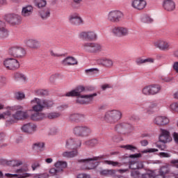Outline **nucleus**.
I'll return each instance as SVG.
<instances>
[{"instance_id":"26","label":"nucleus","mask_w":178,"mask_h":178,"mask_svg":"<svg viewBox=\"0 0 178 178\" xmlns=\"http://www.w3.org/2000/svg\"><path fill=\"white\" fill-rule=\"evenodd\" d=\"M145 106L147 113H154L156 109L159 108V102H158V101H153L149 103H146Z\"/></svg>"},{"instance_id":"60","label":"nucleus","mask_w":178,"mask_h":178,"mask_svg":"<svg viewBox=\"0 0 178 178\" xmlns=\"http://www.w3.org/2000/svg\"><path fill=\"white\" fill-rule=\"evenodd\" d=\"M159 156H161V158H170V154L166 152H160Z\"/></svg>"},{"instance_id":"38","label":"nucleus","mask_w":178,"mask_h":178,"mask_svg":"<svg viewBox=\"0 0 178 178\" xmlns=\"http://www.w3.org/2000/svg\"><path fill=\"white\" fill-rule=\"evenodd\" d=\"M103 163H105L106 165H111L114 168H121V166H123V163L118 161L105 160Z\"/></svg>"},{"instance_id":"50","label":"nucleus","mask_w":178,"mask_h":178,"mask_svg":"<svg viewBox=\"0 0 178 178\" xmlns=\"http://www.w3.org/2000/svg\"><path fill=\"white\" fill-rule=\"evenodd\" d=\"M26 95L23 92H18L15 93V98L18 101H22V99H24Z\"/></svg>"},{"instance_id":"54","label":"nucleus","mask_w":178,"mask_h":178,"mask_svg":"<svg viewBox=\"0 0 178 178\" xmlns=\"http://www.w3.org/2000/svg\"><path fill=\"white\" fill-rule=\"evenodd\" d=\"M11 161H8L6 159H1L0 160V165L3 166H10Z\"/></svg>"},{"instance_id":"13","label":"nucleus","mask_w":178,"mask_h":178,"mask_svg":"<svg viewBox=\"0 0 178 178\" xmlns=\"http://www.w3.org/2000/svg\"><path fill=\"white\" fill-rule=\"evenodd\" d=\"M3 65L8 70H16L20 67L19 61L15 58H7L3 61Z\"/></svg>"},{"instance_id":"49","label":"nucleus","mask_w":178,"mask_h":178,"mask_svg":"<svg viewBox=\"0 0 178 178\" xmlns=\"http://www.w3.org/2000/svg\"><path fill=\"white\" fill-rule=\"evenodd\" d=\"M142 22L143 23H152L154 22V19H152V18H150L149 16L145 15L142 17Z\"/></svg>"},{"instance_id":"20","label":"nucleus","mask_w":178,"mask_h":178,"mask_svg":"<svg viewBox=\"0 0 178 178\" xmlns=\"http://www.w3.org/2000/svg\"><path fill=\"white\" fill-rule=\"evenodd\" d=\"M22 130L24 133H26V134H33L37 131V126L34 123H27L24 124L22 127Z\"/></svg>"},{"instance_id":"47","label":"nucleus","mask_w":178,"mask_h":178,"mask_svg":"<svg viewBox=\"0 0 178 178\" xmlns=\"http://www.w3.org/2000/svg\"><path fill=\"white\" fill-rule=\"evenodd\" d=\"M35 6H37V8H38L39 9H41V8H45V6H47V1L39 0L35 3Z\"/></svg>"},{"instance_id":"27","label":"nucleus","mask_w":178,"mask_h":178,"mask_svg":"<svg viewBox=\"0 0 178 178\" xmlns=\"http://www.w3.org/2000/svg\"><path fill=\"white\" fill-rule=\"evenodd\" d=\"M170 120L166 116H156L154 120V124L156 126H166V124H169Z\"/></svg>"},{"instance_id":"35","label":"nucleus","mask_w":178,"mask_h":178,"mask_svg":"<svg viewBox=\"0 0 178 178\" xmlns=\"http://www.w3.org/2000/svg\"><path fill=\"white\" fill-rule=\"evenodd\" d=\"M39 16L42 20H47L51 16V10L47 8L39 11Z\"/></svg>"},{"instance_id":"58","label":"nucleus","mask_w":178,"mask_h":178,"mask_svg":"<svg viewBox=\"0 0 178 178\" xmlns=\"http://www.w3.org/2000/svg\"><path fill=\"white\" fill-rule=\"evenodd\" d=\"M41 165L40 164L39 162L35 161L31 165V168L33 170H35V169H38Z\"/></svg>"},{"instance_id":"63","label":"nucleus","mask_w":178,"mask_h":178,"mask_svg":"<svg viewBox=\"0 0 178 178\" xmlns=\"http://www.w3.org/2000/svg\"><path fill=\"white\" fill-rule=\"evenodd\" d=\"M173 138H174V141L177 144H178V133L174 132V134H173Z\"/></svg>"},{"instance_id":"34","label":"nucleus","mask_w":178,"mask_h":178,"mask_svg":"<svg viewBox=\"0 0 178 178\" xmlns=\"http://www.w3.org/2000/svg\"><path fill=\"white\" fill-rule=\"evenodd\" d=\"M37 113H35L31 115V120H33L34 122H39V120H43V119H45L47 118V115L42 113H38L39 111H36Z\"/></svg>"},{"instance_id":"53","label":"nucleus","mask_w":178,"mask_h":178,"mask_svg":"<svg viewBox=\"0 0 178 178\" xmlns=\"http://www.w3.org/2000/svg\"><path fill=\"white\" fill-rule=\"evenodd\" d=\"M121 148H124V149H128L129 151H134L135 149H137V147L132 145H122L121 146Z\"/></svg>"},{"instance_id":"6","label":"nucleus","mask_w":178,"mask_h":178,"mask_svg":"<svg viewBox=\"0 0 178 178\" xmlns=\"http://www.w3.org/2000/svg\"><path fill=\"white\" fill-rule=\"evenodd\" d=\"M104 159V156H95L93 158H89L86 159H80L78 161L80 163H86V167L85 169H87L88 170H91L92 169H95L97 166L99 164V162L95 161H101V159Z\"/></svg>"},{"instance_id":"14","label":"nucleus","mask_w":178,"mask_h":178,"mask_svg":"<svg viewBox=\"0 0 178 178\" xmlns=\"http://www.w3.org/2000/svg\"><path fill=\"white\" fill-rule=\"evenodd\" d=\"M24 44L29 49L37 50L41 48V42L37 39L28 38L24 40Z\"/></svg>"},{"instance_id":"24","label":"nucleus","mask_w":178,"mask_h":178,"mask_svg":"<svg viewBox=\"0 0 178 178\" xmlns=\"http://www.w3.org/2000/svg\"><path fill=\"white\" fill-rule=\"evenodd\" d=\"M70 23L71 24H73V26H81V24H83L84 22L83 21V19L79 14H72L70 15L69 17Z\"/></svg>"},{"instance_id":"10","label":"nucleus","mask_w":178,"mask_h":178,"mask_svg":"<svg viewBox=\"0 0 178 178\" xmlns=\"http://www.w3.org/2000/svg\"><path fill=\"white\" fill-rule=\"evenodd\" d=\"M161 88L159 85H149L142 89L144 95H156L161 92Z\"/></svg>"},{"instance_id":"17","label":"nucleus","mask_w":178,"mask_h":178,"mask_svg":"<svg viewBox=\"0 0 178 178\" xmlns=\"http://www.w3.org/2000/svg\"><path fill=\"white\" fill-rule=\"evenodd\" d=\"M155 48H158L161 51H169L170 49V43L163 39L159 40L154 42Z\"/></svg>"},{"instance_id":"42","label":"nucleus","mask_w":178,"mask_h":178,"mask_svg":"<svg viewBox=\"0 0 178 178\" xmlns=\"http://www.w3.org/2000/svg\"><path fill=\"white\" fill-rule=\"evenodd\" d=\"M9 118H10V111H9L8 108L6 111L0 114V120L2 119H6V122H9Z\"/></svg>"},{"instance_id":"8","label":"nucleus","mask_w":178,"mask_h":178,"mask_svg":"<svg viewBox=\"0 0 178 178\" xmlns=\"http://www.w3.org/2000/svg\"><path fill=\"white\" fill-rule=\"evenodd\" d=\"M4 20L10 26H19L22 24V16L16 13H8L4 15Z\"/></svg>"},{"instance_id":"48","label":"nucleus","mask_w":178,"mask_h":178,"mask_svg":"<svg viewBox=\"0 0 178 178\" xmlns=\"http://www.w3.org/2000/svg\"><path fill=\"white\" fill-rule=\"evenodd\" d=\"M103 65L106 67H112L113 66V61L111 59H104Z\"/></svg>"},{"instance_id":"36","label":"nucleus","mask_w":178,"mask_h":178,"mask_svg":"<svg viewBox=\"0 0 178 178\" xmlns=\"http://www.w3.org/2000/svg\"><path fill=\"white\" fill-rule=\"evenodd\" d=\"M55 168H57L58 172L60 173L63 172V170L67 167V163L65 161H57L54 164Z\"/></svg>"},{"instance_id":"4","label":"nucleus","mask_w":178,"mask_h":178,"mask_svg":"<svg viewBox=\"0 0 178 178\" xmlns=\"http://www.w3.org/2000/svg\"><path fill=\"white\" fill-rule=\"evenodd\" d=\"M169 164L160 168L159 170H154L150 173L145 175L146 178H166V175L170 173V168H169Z\"/></svg>"},{"instance_id":"41","label":"nucleus","mask_w":178,"mask_h":178,"mask_svg":"<svg viewBox=\"0 0 178 178\" xmlns=\"http://www.w3.org/2000/svg\"><path fill=\"white\" fill-rule=\"evenodd\" d=\"M35 94L36 95H38L39 97H48L49 95V93L48 92V90H44V89H38L35 90Z\"/></svg>"},{"instance_id":"28","label":"nucleus","mask_w":178,"mask_h":178,"mask_svg":"<svg viewBox=\"0 0 178 178\" xmlns=\"http://www.w3.org/2000/svg\"><path fill=\"white\" fill-rule=\"evenodd\" d=\"M131 6L137 10H143L147 6V1L145 0H134L132 1Z\"/></svg>"},{"instance_id":"9","label":"nucleus","mask_w":178,"mask_h":178,"mask_svg":"<svg viewBox=\"0 0 178 178\" xmlns=\"http://www.w3.org/2000/svg\"><path fill=\"white\" fill-rule=\"evenodd\" d=\"M26 172H29V168L26 166L25 168H19L16 170L15 173L18 174H10V173H6L5 176L6 177H15V178H27V177H31L33 176V174L26 173Z\"/></svg>"},{"instance_id":"22","label":"nucleus","mask_w":178,"mask_h":178,"mask_svg":"<svg viewBox=\"0 0 178 178\" xmlns=\"http://www.w3.org/2000/svg\"><path fill=\"white\" fill-rule=\"evenodd\" d=\"M130 129H131V124L129 122H121L115 127V130L118 133H124V131H129Z\"/></svg>"},{"instance_id":"43","label":"nucleus","mask_w":178,"mask_h":178,"mask_svg":"<svg viewBox=\"0 0 178 178\" xmlns=\"http://www.w3.org/2000/svg\"><path fill=\"white\" fill-rule=\"evenodd\" d=\"M44 145V143H36L33 144V149L35 151H42Z\"/></svg>"},{"instance_id":"61","label":"nucleus","mask_w":178,"mask_h":178,"mask_svg":"<svg viewBox=\"0 0 178 178\" xmlns=\"http://www.w3.org/2000/svg\"><path fill=\"white\" fill-rule=\"evenodd\" d=\"M155 62V59L152 58H147L145 59V63H154Z\"/></svg>"},{"instance_id":"29","label":"nucleus","mask_w":178,"mask_h":178,"mask_svg":"<svg viewBox=\"0 0 178 178\" xmlns=\"http://www.w3.org/2000/svg\"><path fill=\"white\" fill-rule=\"evenodd\" d=\"M163 6L167 12H173L176 9V3H175L173 0H165Z\"/></svg>"},{"instance_id":"15","label":"nucleus","mask_w":178,"mask_h":178,"mask_svg":"<svg viewBox=\"0 0 178 178\" xmlns=\"http://www.w3.org/2000/svg\"><path fill=\"white\" fill-rule=\"evenodd\" d=\"M97 37V33L94 31H83L79 34V38L85 41H95Z\"/></svg>"},{"instance_id":"62","label":"nucleus","mask_w":178,"mask_h":178,"mask_svg":"<svg viewBox=\"0 0 178 178\" xmlns=\"http://www.w3.org/2000/svg\"><path fill=\"white\" fill-rule=\"evenodd\" d=\"M77 178H90V175L87 174H79Z\"/></svg>"},{"instance_id":"59","label":"nucleus","mask_w":178,"mask_h":178,"mask_svg":"<svg viewBox=\"0 0 178 178\" xmlns=\"http://www.w3.org/2000/svg\"><path fill=\"white\" fill-rule=\"evenodd\" d=\"M171 109L172 111H175V112H178V103H173L170 105Z\"/></svg>"},{"instance_id":"51","label":"nucleus","mask_w":178,"mask_h":178,"mask_svg":"<svg viewBox=\"0 0 178 178\" xmlns=\"http://www.w3.org/2000/svg\"><path fill=\"white\" fill-rule=\"evenodd\" d=\"M8 83V79L5 76H0V88H2L4 86H6Z\"/></svg>"},{"instance_id":"56","label":"nucleus","mask_w":178,"mask_h":178,"mask_svg":"<svg viewBox=\"0 0 178 178\" xmlns=\"http://www.w3.org/2000/svg\"><path fill=\"white\" fill-rule=\"evenodd\" d=\"M33 178H48L47 173L36 174Z\"/></svg>"},{"instance_id":"1","label":"nucleus","mask_w":178,"mask_h":178,"mask_svg":"<svg viewBox=\"0 0 178 178\" xmlns=\"http://www.w3.org/2000/svg\"><path fill=\"white\" fill-rule=\"evenodd\" d=\"M23 106L17 105L12 107H8L10 117L8 119L9 123H15V120H24L29 118L27 111H23Z\"/></svg>"},{"instance_id":"3","label":"nucleus","mask_w":178,"mask_h":178,"mask_svg":"<svg viewBox=\"0 0 178 178\" xmlns=\"http://www.w3.org/2000/svg\"><path fill=\"white\" fill-rule=\"evenodd\" d=\"M123 114L119 110H111L106 112L104 115V120L108 124H115L122 119Z\"/></svg>"},{"instance_id":"18","label":"nucleus","mask_w":178,"mask_h":178,"mask_svg":"<svg viewBox=\"0 0 178 178\" xmlns=\"http://www.w3.org/2000/svg\"><path fill=\"white\" fill-rule=\"evenodd\" d=\"M112 33L116 37H126V35H129V29L123 26H115L112 29Z\"/></svg>"},{"instance_id":"21","label":"nucleus","mask_w":178,"mask_h":178,"mask_svg":"<svg viewBox=\"0 0 178 178\" xmlns=\"http://www.w3.org/2000/svg\"><path fill=\"white\" fill-rule=\"evenodd\" d=\"M161 135L159 136L160 143L166 144V143H170L172 141V137H170V132L165 129H161Z\"/></svg>"},{"instance_id":"32","label":"nucleus","mask_w":178,"mask_h":178,"mask_svg":"<svg viewBox=\"0 0 178 178\" xmlns=\"http://www.w3.org/2000/svg\"><path fill=\"white\" fill-rule=\"evenodd\" d=\"M9 36V31L6 29V24L0 21V38H6Z\"/></svg>"},{"instance_id":"25","label":"nucleus","mask_w":178,"mask_h":178,"mask_svg":"<svg viewBox=\"0 0 178 178\" xmlns=\"http://www.w3.org/2000/svg\"><path fill=\"white\" fill-rule=\"evenodd\" d=\"M86 87L83 86H77L74 90L67 92L66 97H80L81 96V92L86 91Z\"/></svg>"},{"instance_id":"12","label":"nucleus","mask_w":178,"mask_h":178,"mask_svg":"<svg viewBox=\"0 0 178 178\" xmlns=\"http://www.w3.org/2000/svg\"><path fill=\"white\" fill-rule=\"evenodd\" d=\"M94 97H97V93L78 96L76 102L77 104H81V105H88V104H91L92 102Z\"/></svg>"},{"instance_id":"39","label":"nucleus","mask_w":178,"mask_h":178,"mask_svg":"<svg viewBox=\"0 0 178 178\" xmlns=\"http://www.w3.org/2000/svg\"><path fill=\"white\" fill-rule=\"evenodd\" d=\"M86 145L88 147H96L99 144V140L97 138H92L85 142Z\"/></svg>"},{"instance_id":"2","label":"nucleus","mask_w":178,"mask_h":178,"mask_svg":"<svg viewBox=\"0 0 178 178\" xmlns=\"http://www.w3.org/2000/svg\"><path fill=\"white\" fill-rule=\"evenodd\" d=\"M31 104L33 105L32 109L35 112H41L45 108H52L54 106V102L52 100L42 99L35 97L31 101Z\"/></svg>"},{"instance_id":"52","label":"nucleus","mask_w":178,"mask_h":178,"mask_svg":"<svg viewBox=\"0 0 178 178\" xmlns=\"http://www.w3.org/2000/svg\"><path fill=\"white\" fill-rule=\"evenodd\" d=\"M23 162L19 160H13L10 163V166H22Z\"/></svg>"},{"instance_id":"44","label":"nucleus","mask_w":178,"mask_h":178,"mask_svg":"<svg viewBox=\"0 0 178 178\" xmlns=\"http://www.w3.org/2000/svg\"><path fill=\"white\" fill-rule=\"evenodd\" d=\"M60 116V113L53 112L47 113L46 118H47V119H57V118H59Z\"/></svg>"},{"instance_id":"33","label":"nucleus","mask_w":178,"mask_h":178,"mask_svg":"<svg viewBox=\"0 0 178 178\" xmlns=\"http://www.w3.org/2000/svg\"><path fill=\"white\" fill-rule=\"evenodd\" d=\"M63 66H73L77 65V60L74 57L68 56L61 61Z\"/></svg>"},{"instance_id":"55","label":"nucleus","mask_w":178,"mask_h":178,"mask_svg":"<svg viewBox=\"0 0 178 178\" xmlns=\"http://www.w3.org/2000/svg\"><path fill=\"white\" fill-rule=\"evenodd\" d=\"M49 173L50 175H51V176H55V175H59V171H58V169L56 168H51L50 170H49Z\"/></svg>"},{"instance_id":"45","label":"nucleus","mask_w":178,"mask_h":178,"mask_svg":"<svg viewBox=\"0 0 178 178\" xmlns=\"http://www.w3.org/2000/svg\"><path fill=\"white\" fill-rule=\"evenodd\" d=\"M86 73L88 74V76H93V74H98L99 70L97 68H90L86 70Z\"/></svg>"},{"instance_id":"37","label":"nucleus","mask_w":178,"mask_h":178,"mask_svg":"<svg viewBox=\"0 0 178 178\" xmlns=\"http://www.w3.org/2000/svg\"><path fill=\"white\" fill-rule=\"evenodd\" d=\"M74 150L71 152H64L62 154V156H64V158H74V156H77V154L79 152H77V149H73Z\"/></svg>"},{"instance_id":"16","label":"nucleus","mask_w":178,"mask_h":178,"mask_svg":"<svg viewBox=\"0 0 178 178\" xmlns=\"http://www.w3.org/2000/svg\"><path fill=\"white\" fill-rule=\"evenodd\" d=\"M123 17V13L119 10H113L108 13V20L111 23H119Z\"/></svg>"},{"instance_id":"46","label":"nucleus","mask_w":178,"mask_h":178,"mask_svg":"<svg viewBox=\"0 0 178 178\" xmlns=\"http://www.w3.org/2000/svg\"><path fill=\"white\" fill-rule=\"evenodd\" d=\"M14 79H15V80H22L23 81H26V76L20 72H15L14 74Z\"/></svg>"},{"instance_id":"31","label":"nucleus","mask_w":178,"mask_h":178,"mask_svg":"<svg viewBox=\"0 0 178 178\" xmlns=\"http://www.w3.org/2000/svg\"><path fill=\"white\" fill-rule=\"evenodd\" d=\"M129 168L133 170H136V169H143L144 164H143V161L133 160L129 162Z\"/></svg>"},{"instance_id":"11","label":"nucleus","mask_w":178,"mask_h":178,"mask_svg":"<svg viewBox=\"0 0 178 178\" xmlns=\"http://www.w3.org/2000/svg\"><path fill=\"white\" fill-rule=\"evenodd\" d=\"M8 54L13 58H23L26 56V50L21 47L14 46L9 49Z\"/></svg>"},{"instance_id":"57","label":"nucleus","mask_w":178,"mask_h":178,"mask_svg":"<svg viewBox=\"0 0 178 178\" xmlns=\"http://www.w3.org/2000/svg\"><path fill=\"white\" fill-rule=\"evenodd\" d=\"M136 65H144V63H145V59L140 57L136 60Z\"/></svg>"},{"instance_id":"7","label":"nucleus","mask_w":178,"mask_h":178,"mask_svg":"<svg viewBox=\"0 0 178 178\" xmlns=\"http://www.w3.org/2000/svg\"><path fill=\"white\" fill-rule=\"evenodd\" d=\"M82 48L89 54H98L102 51V45L97 42H86L82 44Z\"/></svg>"},{"instance_id":"40","label":"nucleus","mask_w":178,"mask_h":178,"mask_svg":"<svg viewBox=\"0 0 178 178\" xmlns=\"http://www.w3.org/2000/svg\"><path fill=\"white\" fill-rule=\"evenodd\" d=\"M115 174V170H103L100 171V175L102 176H113Z\"/></svg>"},{"instance_id":"30","label":"nucleus","mask_w":178,"mask_h":178,"mask_svg":"<svg viewBox=\"0 0 178 178\" xmlns=\"http://www.w3.org/2000/svg\"><path fill=\"white\" fill-rule=\"evenodd\" d=\"M34 12V8L31 5H27L22 8L21 15L23 17H30Z\"/></svg>"},{"instance_id":"19","label":"nucleus","mask_w":178,"mask_h":178,"mask_svg":"<svg viewBox=\"0 0 178 178\" xmlns=\"http://www.w3.org/2000/svg\"><path fill=\"white\" fill-rule=\"evenodd\" d=\"M66 148L68 149H76L81 147V140L70 138L66 141Z\"/></svg>"},{"instance_id":"23","label":"nucleus","mask_w":178,"mask_h":178,"mask_svg":"<svg viewBox=\"0 0 178 178\" xmlns=\"http://www.w3.org/2000/svg\"><path fill=\"white\" fill-rule=\"evenodd\" d=\"M86 119V114L74 113L69 116V120L74 123H81Z\"/></svg>"},{"instance_id":"64","label":"nucleus","mask_w":178,"mask_h":178,"mask_svg":"<svg viewBox=\"0 0 178 178\" xmlns=\"http://www.w3.org/2000/svg\"><path fill=\"white\" fill-rule=\"evenodd\" d=\"M170 163L178 168V159L171 160Z\"/></svg>"},{"instance_id":"5","label":"nucleus","mask_w":178,"mask_h":178,"mask_svg":"<svg viewBox=\"0 0 178 178\" xmlns=\"http://www.w3.org/2000/svg\"><path fill=\"white\" fill-rule=\"evenodd\" d=\"M91 133H92V129L87 125H78L73 129V134L76 137H88L91 136Z\"/></svg>"}]
</instances>
